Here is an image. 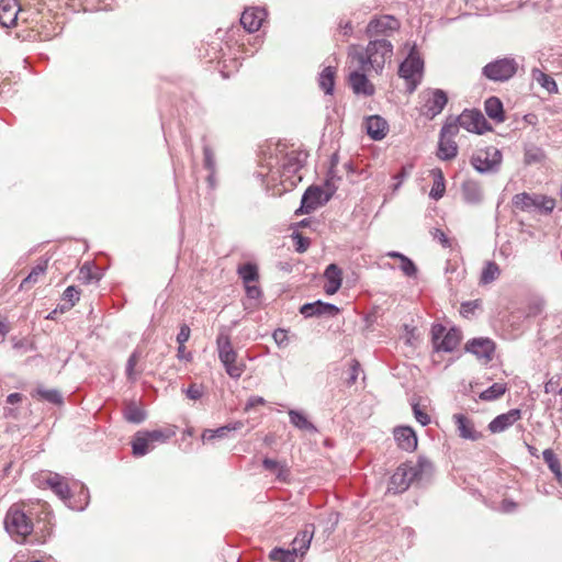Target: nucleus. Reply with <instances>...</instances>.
I'll return each mask as SVG.
<instances>
[{
  "instance_id": "obj_1",
  "label": "nucleus",
  "mask_w": 562,
  "mask_h": 562,
  "mask_svg": "<svg viewBox=\"0 0 562 562\" xmlns=\"http://www.w3.org/2000/svg\"><path fill=\"white\" fill-rule=\"evenodd\" d=\"M434 473V465L426 457H419L416 462L401 464L391 476L387 491L394 494L405 492L412 483L424 485Z\"/></svg>"
},
{
  "instance_id": "obj_2",
  "label": "nucleus",
  "mask_w": 562,
  "mask_h": 562,
  "mask_svg": "<svg viewBox=\"0 0 562 562\" xmlns=\"http://www.w3.org/2000/svg\"><path fill=\"white\" fill-rule=\"evenodd\" d=\"M351 56L357 60L361 70L368 71L372 68L380 74L386 60L393 56V44L387 38H370L363 52H355Z\"/></svg>"
},
{
  "instance_id": "obj_3",
  "label": "nucleus",
  "mask_w": 562,
  "mask_h": 562,
  "mask_svg": "<svg viewBox=\"0 0 562 562\" xmlns=\"http://www.w3.org/2000/svg\"><path fill=\"white\" fill-rule=\"evenodd\" d=\"M216 350L225 372L232 379H239L246 370V364L243 360L238 359V353L232 345L231 336L225 330H221L216 337Z\"/></svg>"
},
{
  "instance_id": "obj_4",
  "label": "nucleus",
  "mask_w": 562,
  "mask_h": 562,
  "mask_svg": "<svg viewBox=\"0 0 562 562\" xmlns=\"http://www.w3.org/2000/svg\"><path fill=\"white\" fill-rule=\"evenodd\" d=\"M336 189L331 179L325 181V189L316 186L308 187L302 196L301 206L296 214L311 213L318 206L327 203L336 192Z\"/></svg>"
},
{
  "instance_id": "obj_5",
  "label": "nucleus",
  "mask_w": 562,
  "mask_h": 562,
  "mask_svg": "<svg viewBox=\"0 0 562 562\" xmlns=\"http://www.w3.org/2000/svg\"><path fill=\"white\" fill-rule=\"evenodd\" d=\"M4 527L10 536L16 537L15 541L24 540L33 530L31 519L16 506H12L8 510L4 518Z\"/></svg>"
},
{
  "instance_id": "obj_6",
  "label": "nucleus",
  "mask_w": 562,
  "mask_h": 562,
  "mask_svg": "<svg viewBox=\"0 0 562 562\" xmlns=\"http://www.w3.org/2000/svg\"><path fill=\"white\" fill-rule=\"evenodd\" d=\"M424 70V61L416 53L415 47L412 48L408 56L400 64L398 75L407 82L408 91L412 93L420 83Z\"/></svg>"
},
{
  "instance_id": "obj_7",
  "label": "nucleus",
  "mask_w": 562,
  "mask_h": 562,
  "mask_svg": "<svg viewBox=\"0 0 562 562\" xmlns=\"http://www.w3.org/2000/svg\"><path fill=\"white\" fill-rule=\"evenodd\" d=\"M430 334L434 350L437 352H452L461 340L459 329H447L442 324H434Z\"/></svg>"
},
{
  "instance_id": "obj_8",
  "label": "nucleus",
  "mask_w": 562,
  "mask_h": 562,
  "mask_svg": "<svg viewBox=\"0 0 562 562\" xmlns=\"http://www.w3.org/2000/svg\"><path fill=\"white\" fill-rule=\"evenodd\" d=\"M513 205L522 212L540 211L551 213L555 206V200L542 194H529L527 192L515 194Z\"/></svg>"
},
{
  "instance_id": "obj_9",
  "label": "nucleus",
  "mask_w": 562,
  "mask_h": 562,
  "mask_svg": "<svg viewBox=\"0 0 562 562\" xmlns=\"http://www.w3.org/2000/svg\"><path fill=\"white\" fill-rule=\"evenodd\" d=\"M401 27V22L394 15L382 14L373 16L367 27L366 35L369 38H387L397 32Z\"/></svg>"
},
{
  "instance_id": "obj_10",
  "label": "nucleus",
  "mask_w": 562,
  "mask_h": 562,
  "mask_svg": "<svg viewBox=\"0 0 562 562\" xmlns=\"http://www.w3.org/2000/svg\"><path fill=\"white\" fill-rule=\"evenodd\" d=\"M502 159V151L490 146L475 153L471 157V165L480 173H495L499 170Z\"/></svg>"
},
{
  "instance_id": "obj_11",
  "label": "nucleus",
  "mask_w": 562,
  "mask_h": 562,
  "mask_svg": "<svg viewBox=\"0 0 562 562\" xmlns=\"http://www.w3.org/2000/svg\"><path fill=\"white\" fill-rule=\"evenodd\" d=\"M518 70V63L513 57H504L486 64L482 74L492 81H507Z\"/></svg>"
},
{
  "instance_id": "obj_12",
  "label": "nucleus",
  "mask_w": 562,
  "mask_h": 562,
  "mask_svg": "<svg viewBox=\"0 0 562 562\" xmlns=\"http://www.w3.org/2000/svg\"><path fill=\"white\" fill-rule=\"evenodd\" d=\"M424 99L423 114L429 120L439 115L448 103V94L442 89L429 88L422 93Z\"/></svg>"
},
{
  "instance_id": "obj_13",
  "label": "nucleus",
  "mask_w": 562,
  "mask_h": 562,
  "mask_svg": "<svg viewBox=\"0 0 562 562\" xmlns=\"http://www.w3.org/2000/svg\"><path fill=\"white\" fill-rule=\"evenodd\" d=\"M458 121L462 128L471 133L482 135L485 132L492 131L491 124L487 122L483 113L476 109H465L458 116Z\"/></svg>"
},
{
  "instance_id": "obj_14",
  "label": "nucleus",
  "mask_w": 562,
  "mask_h": 562,
  "mask_svg": "<svg viewBox=\"0 0 562 562\" xmlns=\"http://www.w3.org/2000/svg\"><path fill=\"white\" fill-rule=\"evenodd\" d=\"M465 351L473 353L479 360L487 363L493 359L495 344L490 338H473L465 344Z\"/></svg>"
},
{
  "instance_id": "obj_15",
  "label": "nucleus",
  "mask_w": 562,
  "mask_h": 562,
  "mask_svg": "<svg viewBox=\"0 0 562 562\" xmlns=\"http://www.w3.org/2000/svg\"><path fill=\"white\" fill-rule=\"evenodd\" d=\"M267 16L265 8L252 7L244 10L240 16V24L249 33L258 31Z\"/></svg>"
},
{
  "instance_id": "obj_16",
  "label": "nucleus",
  "mask_w": 562,
  "mask_h": 562,
  "mask_svg": "<svg viewBox=\"0 0 562 562\" xmlns=\"http://www.w3.org/2000/svg\"><path fill=\"white\" fill-rule=\"evenodd\" d=\"M349 86L357 95L371 97L375 92L374 86L369 81L366 71L358 70L351 71L348 77Z\"/></svg>"
},
{
  "instance_id": "obj_17",
  "label": "nucleus",
  "mask_w": 562,
  "mask_h": 562,
  "mask_svg": "<svg viewBox=\"0 0 562 562\" xmlns=\"http://www.w3.org/2000/svg\"><path fill=\"white\" fill-rule=\"evenodd\" d=\"M300 313L306 318L324 315L333 317L339 313V308L335 304L317 300L313 303L303 304L300 308Z\"/></svg>"
},
{
  "instance_id": "obj_18",
  "label": "nucleus",
  "mask_w": 562,
  "mask_h": 562,
  "mask_svg": "<svg viewBox=\"0 0 562 562\" xmlns=\"http://www.w3.org/2000/svg\"><path fill=\"white\" fill-rule=\"evenodd\" d=\"M521 418V411L519 408H512L508 412L497 415L490 424L488 430L492 434H499L508 429L516 422Z\"/></svg>"
},
{
  "instance_id": "obj_19",
  "label": "nucleus",
  "mask_w": 562,
  "mask_h": 562,
  "mask_svg": "<svg viewBox=\"0 0 562 562\" xmlns=\"http://www.w3.org/2000/svg\"><path fill=\"white\" fill-rule=\"evenodd\" d=\"M19 12L18 0H0V25L5 29L14 26Z\"/></svg>"
},
{
  "instance_id": "obj_20",
  "label": "nucleus",
  "mask_w": 562,
  "mask_h": 562,
  "mask_svg": "<svg viewBox=\"0 0 562 562\" xmlns=\"http://www.w3.org/2000/svg\"><path fill=\"white\" fill-rule=\"evenodd\" d=\"M461 194L463 201L471 205H479L483 202L484 199L481 184L473 179H468L462 182Z\"/></svg>"
},
{
  "instance_id": "obj_21",
  "label": "nucleus",
  "mask_w": 562,
  "mask_h": 562,
  "mask_svg": "<svg viewBox=\"0 0 562 562\" xmlns=\"http://www.w3.org/2000/svg\"><path fill=\"white\" fill-rule=\"evenodd\" d=\"M394 438L402 450L412 452L417 448V436L411 427L401 426L395 428Z\"/></svg>"
},
{
  "instance_id": "obj_22",
  "label": "nucleus",
  "mask_w": 562,
  "mask_h": 562,
  "mask_svg": "<svg viewBox=\"0 0 562 562\" xmlns=\"http://www.w3.org/2000/svg\"><path fill=\"white\" fill-rule=\"evenodd\" d=\"M326 283L324 291L328 295H333L338 292L342 283V271L336 263L327 266L324 272Z\"/></svg>"
},
{
  "instance_id": "obj_23",
  "label": "nucleus",
  "mask_w": 562,
  "mask_h": 562,
  "mask_svg": "<svg viewBox=\"0 0 562 562\" xmlns=\"http://www.w3.org/2000/svg\"><path fill=\"white\" fill-rule=\"evenodd\" d=\"M453 420L457 426L459 436L468 440H479L481 432L476 431L473 422L463 414H454Z\"/></svg>"
},
{
  "instance_id": "obj_24",
  "label": "nucleus",
  "mask_w": 562,
  "mask_h": 562,
  "mask_svg": "<svg viewBox=\"0 0 562 562\" xmlns=\"http://www.w3.org/2000/svg\"><path fill=\"white\" fill-rule=\"evenodd\" d=\"M366 130L373 140H381L386 136L389 124L383 117L372 115L366 121Z\"/></svg>"
},
{
  "instance_id": "obj_25",
  "label": "nucleus",
  "mask_w": 562,
  "mask_h": 562,
  "mask_svg": "<svg viewBox=\"0 0 562 562\" xmlns=\"http://www.w3.org/2000/svg\"><path fill=\"white\" fill-rule=\"evenodd\" d=\"M46 483L60 499L66 502L70 498V490L68 483L66 482V479L60 474H50L47 477Z\"/></svg>"
},
{
  "instance_id": "obj_26",
  "label": "nucleus",
  "mask_w": 562,
  "mask_h": 562,
  "mask_svg": "<svg viewBox=\"0 0 562 562\" xmlns=\"http://www.w3.org/2000/svg\"><path fill=\"white\" fill-rule=\"evenodd\" d=\"M486 115L496 123L505 121V112L502 101L497 97H490L484 102Z\"/></svg>"
},
{
  "instance_id": "obj_27",
  "label": "nucleus",
  "mask_w": 562,
  "mask_h": 562,
  "mask_svg": "<svg viewBox=\"0 0 562 562\" xmlns=\"http://www.w3.org/2000/svg\"><path fill=\"white\" fill-rule=\"evenodd\" d=\"M306 155L303 153L291 151L288 154L282 162V170L284 175L296 173L304 165Z\"/></svg>"
},
{
  "instance_id": "obj_28",
  "label": "nucleus",
  "mask_w": 562,
  "mask_h": 562,
  "mask_svg": "<svg viewBox=\"0 0 562 562\" xmlns=\"http://www.w3.org/2000/svg\"><path fill=\"white\" fill-rule=\"evenodd\" d=\"M48 266V260L43 259L41 260L32 270L31 272L22 280L20 284L21 290H29L31 289L35 283L38 282V279L45 274Z\"/></svg>"
},
{
  "instance_id": "obj_29",
  "label": "nucleus",
  "mask_w": 562,
  "mask_h": 562,
  "mask_svg": "<svg viewBox=\"0 0 562 562\" xmlns=\"http://www.w3.org/2000/svg\"><path fill=\"white\" fill-rule=\"evenodd\" d=\"M314 536V526L311 525L304 530L300 531L292 541L293 548L296 549L301 555H304L311 546Z\"/></svg>"
},
{
  "instance_id": "obj_30",
  "label": "nucleus",
  "mask_w": 562,
  "mask_h": 562,
  "mask_svg": "<svg viewBox=\"0 0 562 562\" xmlns=\"http://www.w3.org/2000/svg\"><path fill=\"white\" fill-rule=\"evenodd\" d=\"M458 155L454 139L439 137L437 156L441 160H451Z\"/></svg>"
},
{
  "instance_id": "obj_31",
  "label": "nucleus",
  "mask_w": 562,
  "mask_h": 562,
  "mask_svg": "<svg viewBox=\"0 0 562 562\" xmlns=\"http://www.w3.org/2000/svg\"><path fill=\"white\" fill-rule=\"evenodd\" d=\"M123 415L126 422L135 425L142 424L147 417L145 409L135 402L126 404Z\"/></svg>"
},
{
  "instance_id": "obj_32",
  "label": "nucleus",
  "mask_w": 562,
  "mask_h": 562,
  "mask_svg": "<svg viewBox=\"0 0 562 562\" xmlns=\"http://www.w3.org/2000/svg\"><path fill=\"white\" fill-rule=\"evenodd\" d=\"M243 426H244V424L241 422H236L234 424H228V425L222 426L217 429H206V430H204V432L202 435V440L205 442V441H211L215 438H224L227 435V432H229L232 430H238Z\"/></svg>"
},
{
  "instance_id": "obj_33",
  "label": "nucleus",
  "mask_w": 562,
  "mask_h": 562,
  "mask_svg": "<svg viewBox=\"0 0 562 562\" xmlns=\"http://www.w3.org/2000/svg\"><path fill=\"white\" fill-rule=\"evenodd\" d=\"M542 457L549 470L554 474L557 481L562 483V468L558 456L552 449H546L542 452Z\"/></svg>"
},
{
  "instance_id": "obj_34",
  "label": "nucleus",
  "mask_w": 562,
  "mask_h": 562,
  "mask_svg": "<svg viewBox=\"0 0 562 562\" xmlns=\"http://www.w3.org/2000/svg\"><path fill=\"white\" fill-rule=\"evenodd\" d=\"M237 274L243 280L244 284L254 283L259 280V271L257 265L246 262L237 268Z\"/></svg>"
},
{
  "instance_id": "obj_35",
  "label": "nucleus",
  "mask_w": 562,
  "mask_h": 562,
  "mask_svg": "<svg viewBox=\"0 0 562 562\" xmlns=\"http://www.w3.org/2000/svg\"><path fill=\"white\" fill-rule=\"evenodd\" d=\"M335 68L331 66L325 67L319 74L318 85L326 94H331L335 87Z\"/></svg>"
},
{
  "instance_id": "obj_36",
  "label": "nucleus",
  "mask_w": 562,
  "mask_h": 562,
  "mask_svg": "<svg viewBox=\"0 0 562 562\" xmlns=\"http://www.w3.org/2000/svg\"><path fill=\"white\" fill-rule=\"evenodd\" d=\"M150 445L151 443L146 434L138 431L132 441L133 454L136 457L145 456L151 449Z\"/></svg>"
},
{
  "instance_id": "obj_37",
  "label": "nucleus",
  "mask_w": 562,
  "mask_h": 562,
  "mask_svg": "<svg viewBox=\"0 0 562 562\" xmlns=\"http://www.w3.org/2000/svg\"><path fill=\"white\" fill-rule=\"evenodd\" d=\"M289 417L294 427L311 432L316 431V427L301 412L291 409L289 411Z\"/></svg>"
},
{
  "instance_id": "obj_38",
  "label": "nucleus",
  "mask_w": 562,
  "mask_h": 562,
  "mask_svg": "<svg viewBox=\"0 0 562 562\" xmlns=\"http://www.w3.org/2000/svg\"><path fill=\"white\" fill-rule=\"evenodd\" d=\"M532 77L549 93H557L559 91L555 80L551 76L542 72L541 70L533 69Z\"/></svg>"
},
{
  "instance_id": "obj_39",
  "label": "nucleus",
  "mask_w": 562,
  "mask_h": 562,
  "mask_svg": "<svg viewBox=\"0 0 562 562\" xmlns=\"http://www.w3.org/2000/svg\"><path fill=\"white\" fill-rule=\"evenodd\" d=\"M501 274L499 267L494 261H487L483 267L480 283L483 285L494 282Z\"/></svg>"
},
{
  "instance_id": "obj_40",
  "label": "nucleus",
  "mask_w": 562,
  "mask_h": 562,
  "mask_svg": "<svg viewBox=\"0 0 562 562\" xmlns=\"http://www.w3.org/2000/svg\"><path fill=\"white\" fill-rule=\"evenodd\" d=\"M297 553L300 552L294 548L292 550L273 548L269 553V559L274 562H295Z\"/></svg>"
},
{
  "instance_id": "obj_41",
  "label": "nucleus",
  "mask_w": 562,
  "mask_h": 562,
  "mask_svg": "<svg viewBox=\"0 0 562 562\" xmlns=\"http://www.w3.org/2000/svg\"><path fill=\"white\" fill-rule=\"evenodd\" d=\"M506 390H507L506 384L494 383L490 387H487L486 390L481 392L479 397L482 401H488V402L495 401V400L499 398L501 396H503L505 394Z\"/></svg>"
},
{
  "instance_id": "obj_42",
  "label": "nucleus",
  "mask_w": 562,
  "mask_h": 562,
  "mask_svg": "<svg viewBox=\"0 0 562 562\" xmlns=\"http://www.w3.org/2000/svg\"><path fill=\"white\" fill-rule=\"evenodd\" d=\"M543 158L544 151L540 147L535 145H529L525 147L524 161L526 165L541 162Z\"/></svg>"
},
{
  "instance_id": "obj_43",
  "label": "nucleus",
  "mask_w": 562,
  "mask_h": 562,
  "mask_svg": "<svg viewBox=\"0 0 562 562\" xmlns=\"http://www.w3.org/2000/svg\"><path fill=\"white\" fill-rule=\"evenodd\" d=\"M459 127H461V126L459 124L458 116L457 117L449 116L440 130L439 137L453 139V137L459 132Z\"/></svg>"
},
{
  "instance_id": "obj_44",
  "label": "nucleus",
  "mask_w": 562,
  "mask_h": 562,
  "mask_svg": "<svg viewBox=\"0 0 562 562\" xmlns=\"http://www.w3.org/2000/svg\"><path fill=\"white\" fill-rule=\"evenodd\" d=\"M36 393L43 400L53 403V404H61L63 403V396L57 390H45V389H37Z\"/></svg>"
},
{
  "instance_id": "obj_45",
  "label": "nucleus",
  "mask_w": 562,
  "mask_h": 562,
  "mask_svg": "<svg viewBox=\"0 0 562 562\" xmlns=\"http://www.w3.org/2000/svg\"><path fill=\"white\" fill-rule=\"evenodd\" d=\"M400 269L408 278L416 277L418 272L414 261L405 255L400 259Z\"/></svg>"
},
{
  "instance_id": "obj_46",
  "label": "nucleus",
  "mask_w": 562,
  "mask_h": 562,
  "mask_svg": "<svg viewBox=\"0 0 562 562\" xmlns=\"http://www.w3.org/2000/svg\"><path fill=\"white\" fill-rule=\"evenodd\" d=\"M79 279L83 283H91L92 281H98L99 277L92 271V267L89 263H85L79 271Z\"/></svg>"
},
{
  "instance_id": "obj_47",
  "label": "nucleus",
  "mask_w": 562,
  "mask_h": 562,
  "mask_svg": "<svg viewBox=\"0 0 562 562\" xmlns=\"http://www.w3.org/2000/svg\"><path fill=\"white\" fill-rule=\"evenodd\" d=\"M146 436L148 437L150 443L153 442H165L167 439H169L171 436H173V432H165L160 429L151 430V431H144Z\"/></svg>"
},
{
  "instance_id": "obj_48",
  "label": "nucleus",
  "mask_w": 562,
  "mask_h": 562,
  "mask_svg": "<svg viewBox=\"0 0 562 562\" xmlns=\"http://www.w3.org/2000/svg\"><path fill=\"white\" fill-rule=\"evenodd\" d=\"M138 358H139L138 352L134 351V352L131 353V356L127 359L126 375H127V379L130 381H132V382H134L136 380V376H135V373H134V368L137 364Z\"/></svg>"
},
{
  "instance_id": "obj_49",
  "label": "nucleus",
  "mask_w": 562,
  "mask_h": 562,
  "mask_svg": "<svg viewBox=\"0 0 562 562\" xmlns=\"http://www.w3.org/2000/svg\"><path fill=\"white\" fill-rule=\"evenodd\" d=\"M188 398L196 401L203 396L204 387L201 384L192 383L188 389L183 390Z\"/></svg>"
},
{
  "instance_id": "obj_50",
  "label": "nucleus",
  "mask_w": 562,
  "mask_h": 562,
  "mask_svg": "<svg viewBox=\"0 0 562 562\" xmlns=\"http://www.w3.org/2000/svg\"><path fill=\"white\" fill-rule=\"evenodd\" d=\"M204 154V167L207 170H216V161L214 157V153L209 145L203 146Z\"/></svg>"
},
{
  "instance_id": "obj_51",
  "label": "nucleus",
  "mask_w": 562,
  "mask_h": 562,
  "mask_svg": "<svg viewBox=\"0 0 562 562\" xmlns=\"http://www.w3.org/2000/svg\"><path fill=\"white\" fill-rule=\"evenodd\" d=\"M292 238L295 241V250L297 252L303 254L310 247V239L304 237L302 234L293 233Z\"/></svg>"
},
{
  "instance_id": "obj_52",
  "label": "nucleus",
  "mask_w": 562,
  "mask_h": 562,
  "mask_svg": "<svg viewBox=\"0 0 562 562\" xmlns=\"http://www.w3.org/2000/svg\"><path fill=\"white\" fill-rule=\"evenodd\" d=\"M481 306V302L479 300L474 301H467L461 304L460 313L464 317H469L470 315H473L475 310Z\"/></svg>"
},
{
  "instance_id": "obj_53",
  "label": "nucleus",
  "mask_w": 562,
  "mask_h": 562,
  "mask_svg": "<svg viewBox=\"0 0 562 562\" xmlns=\"http://www.w3.org/2000/svg\"><path fill=\"white\" fill-rule=\"evenodd\" d=\"M272 337L279 348H285L289 345L288 331L285 329H276L272 334Z\"/></svg>"
},
{
  "instance_id": "obj_54",
  "label": "nucleus",
  "mask_w": 562,
  "mask_h": 562,
  "mask_svg": "<svg viewBox=\"0 0 562 562\" xmlns=\"http://www.w3.org/2000/svg\"><path fill=\"white\" fill-rule=\"evenodd\" d=\"M63 297L69 302L70 306H74L79 301L80 292L76 286L70 285L64 291Z\"/></svg>"
},
{
  "instance_id": "obj_55",
  "label": "nucleus",
  "mask_w": 562,
  "mask_h": 562,
  "mask_svg": "<svg viewBox=\"0 0 562 562\" xmlns=\"http://www.w3.org/2000/svg\"><path fill=\"white\" fill-rule=\"evenodd\" d=\"M262 465L268 471H271V472L278 471L277 477L278 479L282 477V468L280 467V463L278 461L272 460L270 458H265L262 460Z\"/></svg>"
},
{
  "instance_id": "obj_56",
  "label": "nucleus",
  "mask_w": 562,
  "mask_h": 562,
  "mask_svg": "<svg viewBox=\"0 0 562 562\" xmlns=\"http://www.w3.org/2000/svg\"><path fill=\"white\" fill-rule=\"evenodd\" d=\"M413 412H414V416H415L416 420L422 426H427L430 423V417L425 412H423L420 409L418 404L413 405Z\"/></svg>"
},
{
  "instance_id": "obj_57",
  "label": "nucleus",
  "mask_w": 562,
  "mask_h": 562,
  "mask_svg": "<svg viewBox=\"0 0 562 562\" xmlns=\"http://www.w3.org/2000/svg\"><path fill=\"white\" fill-rule=\"evenodd\" d=\"M431 236L435 240H438L443 248H449L451 246L449 238L446 236V234L441 229L434 228L431 231Z\"/></svg>"
},
{
  "instance_id": "obj_58",
  "label": "nucleus",
  "mask_w": 562,
  "mask_h": 562,
  "mask_svg": "<svg viewBox=\"0 0 562 562\" xmlns=\"http://www.w3.org/2000/svg\"><path fill=\"white\" fill-rule=\"evenodd\" d=\"M445 192H446V183L434 182L431 190L429 192V196L437 201L443 196Z\"/></svg>"
},
{
  "instance_id": "obj_59",
  "label": "nucleus",
  "mask_w": 562,
  "mask_h": 562,
  "mask_svg": "<svg viewBox=\"0 0 562 562\" xmlns=\"http://www.w3.org/2000/svg\"><path fill=\"white\" fill-rule=\"evenodd\" d=\"M191 335V329L187 324H182L180 326L179 333L177 335V342L178 345H184Z\"/></svg>"
},
{
  "instance_id": "obj_60",
  "label": "nucleus",
  "mask_w": 562,
  "mask_h": 562,
  "mask_svg": "<svg viewBox=\"0 0 562 562\" xmlns=\"http://www.w3.org/2000/svg\"><path fill=\"white\" fill-rule=\"evenodd\" d=\"M245 291L249 299L258 300L262 295L261 289L252 283L245 284Z\"/></svg>"
},
{
  "instance_id": "obj_61",
  "label": "nucleus",
  "mask_w": 562,
  "mask_h": 562,
  "mask_svg": "<svg viewBox=\"0 0 562 562\" xmlns=\"http://www.w3.org/2000/svg\"><path fill=\"white\" fill-rule=\"evenodd\" d=\"M407 177H408V172L406 171V168H405V167H403V168L401 169V171H400V172H397V173L394 176V180H395L396 182L393 184V188H392L393 192H396V191L401 188V186H402L403 181H404Z\"/></svg>"
},
{
  "instance_id": "obj_62",
  "label": "nucleus",
  "mask_w": 562,
  "mask_h": 562,
  "mask_svg": "<svg viewBox=\"0 0 562 562\" xmlns=\"http://www.w3.org/2000/svg\"><path fill=\"white\" fill-rule=\"evenodd\" d=\"M266 403L265 398L258 395L250 396L245 405V411L248 412L251 408L263 405Z\"/></svg>"
},
{
  "instance_id": "obj_63",
  "label": "nucleus",
  "mask_w": 562,
  "mask_h": 562,
  "mask_svg": "<svg viewBox=\"0 0 562 562\" xmlns=\"http://www.w3.org/2000/svg\"><path fill=\"white\" fill-rule=\"evenodd\" d=\"M177 358L179 360H184V361H192L193 357H192V353L189 352V351H186V346L184 345H179L178 346V350H177Z\"/></svg>"
},
{
  "instance_id": "obj_64",
  "label": "nucleus",
  "mask_w": 562,
  "mask_h": 562,
  "mask_svg": "<svg viewBox=\"0 0 562 562\" xmlns=\"http://www.w3.org/2000/svg\"><path fill=\"white\" fill-rule=\"evenodd\" d=\"M431 175L434 177V182L437 183H446L443 172L440 168H435L431 170Z\"/></svg>"
}]
</instances>
